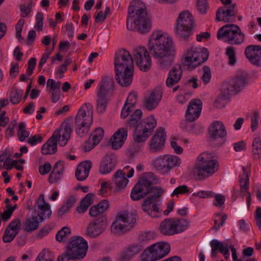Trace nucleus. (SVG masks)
<instances>
[{"label": "nucleus", "instance_id": "1", "mask_svg": "<svg viewBox=\"0 0 261 261\" xmlns=\"http://www.w3.org/2000/svg\"><path fill=\"white\" fill-rule=\"evenodd\" d=\"M148 49L160 67L167 68L173 62L175 49L171 38L161 31H154L148 41Z\"/></svg>", "mask_w": 261, "mask_h": 261}, {"label": "nucleus", "instance_id": "2", "mask_svg": "<svg viewBox=\"0 0 261 261\" xmlns=\"http://www.w3.org/2000/svg\"><path fill=\"white\" fill-rule=\"evenodd\" d=\"M126 27L129 30L136 31L142 34L151 30V21L141 1L131 2L128 10Z\"/></svg>", "mask_w": 261, "mask_h": 261}, {"label": "nucleus", "instance_id": "3", "mask_svg": "<svg viewBox=\"0 0 261 261\" xmlns=\"http://www.w3.org/2000/svg\"><path fill=\"white\" fill-rule=\"evenodd\" d=\"M157 182L154 174L152 172L145 173L139 180L138 183L133 188L130 197L133 200H139L143 198L149 194H156L154 189H159L158 187H152L153 184Z\"/></svg>", "mask_w": 261, "mask_h": 261}, {"label": "nucleus", "instance_id": "4", "mask_svg": "<svg viewBox=\"0 0 261 261\" xmlns=\"http://www.w3.org/2000/svg\"><path fill=\"white\" fill-rule=\"evenodd\" d=\"M88 245L86 241L82 237H78L71 241L64 253L59 256L57 261H69L81 259L86 254Z\"/></svg>", "mask_w": 261, "mask_h": 261}, {"label": "nucleus", "instance_id": "5", "mask_svg": "<svg viewBox=\"0 0 261 261\" xmlns=\"http://www.w3.org/2000/svg\"><path fill=\"white\" fill-rule=\"evenodd\" d=\"M92 122V107L86 103L79 109L75 118V127L77 134L81 137L86 136Z\"/></svg>", "mask_w": 261, "mask_h": 261}, {"label": "nucleus", "instance_id": "6", "mask_svg": "<svg viewBox=\"0 0 261 261\" xmlns=\"http://www.w3.org/2000/svg\"><path fill=\"white\" fill-rule=\"evenodd\" d=\"M196 168L199 171L198 176L200 179H202L217 172L219 169V164L210 153L203 152L197 158Z\"/></svg>", "mask_w": 261, "mask_h": 261}, {"label": "nucleus", "instance_id": "7", "mask_svg": "<svg viewBox=\"0 0 261 261\" xmlns=\"http://www.w3.org/2000/svg\"><path fill=\"white\" fill-rule=\"evenodd\" d=\"M217 38L230 44H241L245 40V34L237 25L226 24L220 28L217 34Z\"/></svg>", "mask_w": 261, "mask_h": 261}, {"label": "nucleus", "instance_id": "8", "mask_svg": "<svg viewBox=\"0 0 261 261\" xmlns=\"http://www.w3.org/2000/svg\"><path fill=\"white\" fill-rule=\"evenodd\" d=\"M190 222L186 219L167 218L160 224L159 229L165 236H173L187 230Z\"/></svg>", "mask_w": 261, "mask_h": 261}, {"label": "nucleus", "instance_id": "9", "mask_svg": "<svg viewBox=\"0 0 261 261\" xmlns=\"http://www.w3.org/2000/svg\"><path fill=\"white\" fill-rule=\"evenodd\" d=\"M194 21L193 16L188 11L181 12L177 19L176 34L184 40L187 39L191 35Z\"/></svg>", "mask_w": 261, "mask_h": 261}, {"label": "nucleus", "instance_id": "10", "mask_svg": "<svg viewBox=\"0 0 261 261\" xmlns=\"http://www.w3.org/2000/svg\"><path fill=\"white\" fill-rule=\"evenodd\" d=\"M180 165V159L177 156L166 154L155 158L153 165L158 170L164 173L169 172L173 168Z\"/></svg>", "mask_w": 261, "mask_h": 261}, {"label": "nucleus", "instance_id": "11", "mask_svg": "<svg viewBox=\"0 0 261 261\" xmlns=\"http://www.w3.org/2000/svg\"><path fill=\"white\" fill-rule=\"evenodd\" d=\"M156 194H152L145 199L142 204V210L151 217H158L160 215V211L158 205L155 203L158 198L163 194L161 189H154Z\"/></svg>", "mask_w": 261, "mask_h": 261}, {"label": "nucleus", "instance_id": "12", "mask_svg": "<svg viewBox=\"0 0 261 261\" xmlns=\"http://www.w3.org/2000/svg\"><path fill=\"white\" fill-rule=\"evenodd\" d=\"M115 71L134 69V62L129 51L125 49L118 50L114 59Z\"/></svg>", "mask_w": 261, "mask_h": 261}, {"label": "nucleus", "instance_id": "13", "mask_svg": "<svg viewBox=\"0 0 261 261\" xmlns=\"http://www.w3.org/2000/svg\"><path fill=\"white\" fill-rule=\"evenodd\" d=\"M107 225L108 220L105 216H101L94 219L88 225L86 228V234L90 238H95L105 231Z\"/></svg>", "mask_w": 261, "mask_h": 261}, {"label": "nucleus", "instance_id": "14", "mask_svg": "<svg viewBox=\"0 0 261 261\" xmlns=\"http://www.w3.org/2000/svg\"><path fill=\"white\" fill-rule=\"evenodd\" d=\"M208 54L206 50L205 51L199 52L191 49L186 54L184 63L190 68H194L204 62L208 58Z\"/></svg>", "mask_w": 261, "mask_h": 261}, {"label": "nucleus", "instance_id": "15", "mask_svg": "<svg viewBox=\"0 0 261 261\" xmlns=\"http://www.w3.org/2000/svg\"><path fill=\"white\" fill-rule=\"evenodd\" d=\"M134 57L136 64L140 69L143 71H148L151 66V58L144 47L140 46L135 49Z\"/></svg>", "mask_w": 261, "mask_h": 261}, {"label": "nucleus", "instance_id": "16", "mask_svg": "<svg viewBox=\"0 0 261 261\" xmlns=\"http://www.w3.org/2000/svg\"><path fill=\"white\" fill-rule=\"evenodd\" d=\"M51 213L49 204L45 202L44 195H41L36 202L33 214L38 217L40 222H42L45 219L49 218Z\"/></svg>", "mask_w": 261, "mask_h": 261}, {"label": "nucleus", "instance_id": "17", "mask_svg": "<svg viewBox=\"0 0 261 261\" xmlns=\"http://www.w3.org/2000/svg\"><path fill=\"white\" fill-rule=\"evenodd\" d=\"M202 103L199 99L192 100L189 103L186 113V119L190 122H193L197 119L201 113Z\"/></svg>", "mask_w": 261, "mask_h": 261}, {"label": "nucleus", "instance_id": "18", "mask_svg": "<svg viewBox=\"0 0 261 261\" xmlns=\"http://www.w3.org/2000/svg\"><path fill=\"white\" fill-rule=\"evenodd\" d=\"M236 4L226 5L218 9L216 12V19L218 21H230V18L236 15L235 11Z\"/></svg>", "mask_w": 261, "mask_h": 261}, {"label": "nucleus", "instance_id": "19", "mask_svg": "<svg viewBox=\"0 0 261 261\" xmlns=\"http://www.w3.org/2000/svg\"><path fill=\"white\" fill-rule=\"evenodd\" d=\"M166 140V134L164 129L160 127L156 134L151 138L149 143V149L151 152H157L161 150Z\"/></svg>", "mask_w": 261, "mask_h": 261}, {"label": "nucleus", "instance_id": "20", "mask_svg": "<svg viewBox=\"0 0 261 261\" xmlns=\"http://www.w3.org/2000/svg\"><path fill=\"white\" fill-rule=\"evenodd\" d=\"M60 136V131L56 130L51 137L42 146V153L45 155L54 154L57 152V142L58 136Z\"/></svg>", "mask_w": 261, "mask_h": 261}, {"label": "nucleus", "instance_id": "21", "mask_svg": "<svg viewBox=\"0 0 261 261\" xmlns=\"http://www.w3.org/2000/svg\"><path fill=\"white\" fill-rule=\"evenodd\" d=\"M116 80L122 87H127L130 85L133 80L134 69L115 71Z\"/></svg>", "mask_w": 261, "mask_h": 261}, {"label": "nucleus", "instance_id": "22", "mask_svg": "<svg viewBox=\"0 0 261 261\" xmlns=\"http://www.w3.org/2000/svg\"><path fill=\"white\" fill-rule=\"evenodd\" d=\"M209 134L212 138L217 139L225 137L227 135V132L223 123L221 121H217L211 125Z\"/></svg>", "mask_w": 261, "mask_h": 261}, {"label": "nucleus", "instance_id": "23", "mask_svg": "<svg viewBox=\"0 0 261 261\" xmlns=\"http://www.w3.org/2000/svg\"><path fill=\"white\" fill-rule=\"evenodd\" d=\"M116 164V156L114 154H108L103 158L99 168V171L102 174L110 173Z\"/></svg>", "mask_w": 261, "mask_h": 261}, {"label": "nucleus", "instance_id": "24", "mask_svg": "<svg viewBox=\"0 0 261 261\" xmlns=\"http://www.w3.org/2000/svg\"><path fill=\"white\" fill-rule=\"evenodd\" d=\"M149 248L151 249L158 260L166 256L170 250V245L166 242L154 244L149 246Z\"/></svg>", "mask_w": 261, "mask_h": 261}, {"label": "nucleus", "instance_id": "25", "mask_svg": "<svg viewBox=\"0 0 261 261\" xmlns=\"http://www.w3.org/2000/svg\"><path fill=\"white\" fill-rule=\"evenodd\" d=\"M182 74V71L179 65H176L169 71L166 84L168 87H172L180 81Z\"/></svg>", "mask_w": 261, "mask_h": 261}, {"label": "nucleus", "instance_id": "26", "mask_svg": "<svg viewBox=\"0 0 261 261\" xmlns=\"http://www.w3.org/2000/svg\"><path fill=\"white\" fill-rule=\"evenodd\" d=\"M127 136V130L122 128L119 129L111 138V146L113 149H118L123 144Z\"/></svg>", "mask_w": 261, "mask_h": 261}, {"label": "nucleus", "instance_id": "27", "mask_svg": "<svg viewBox=\"0 0 261 261\" xmlns=\"http://www.w3.org/2000/svg\"><path fill=\"white\" fill-rule=\"evenodd\" d=\"M92 165V164L91 161H85L81 162L77 166L75 171V176L78 180L83 181L87 178Z\"/></svg>", "mask_w": 261, "mask_h": 261}, {"label": "nucleus", "instance_id": "28", "mask_svg": "<svg viewBox=\"0 0 261 261\" xmlns=\"http://www.w3.org/2000/svg\"><path fill=\"white\" fill-rule=\"evenodd\" d=\"M114 89L115 83L113 79L108 76H104L99 84L97 92L108 95Z\"/></svg>", "mask_w": 261, "mask_h": 261}, {"label": "nucleus", "instance_id": "29", "mask_svg": "<svg viewBox=\"0 0 261 261\" xmlns=\"http://www.w3.org/2000/svg\"><path fill=\"white\" fill-rule=\"evenodd\" d=\"M261 45H251L247 46L245 50V54L249 61L254 65H257L259 61V52Z\"/></svg>", "mask_w": 261, "mask_h": 261}, {"label": "nucleus", "instance_id": "30", "mask_svg": "<svg viewBox=\"0 0 261 261\" xmlns=\"http://www.w3.org/2000/svg\"><path fill=\"white\" fill-rule=\"evenodd\" d=\"M113 181L116 186V190L119 191L124 189L128 184V180L125 174L121 170H118L114 175Z\"/></svg>", "mask_w": 261, "mask_h": 261}, {"label": "nucleus", "instance_id": "31", "mask_svg": "<svg viewBox=\"0 0 261 261\" xmlns=\"http://www.w3.org/2000/svg\"><path fill=\"white\" fill-rule=\"evenodd\" d=\"M161 98L159 91H152L144 103V107L148 110L154 109L158 105Z\"/></svg>", "mask_w": 261, "mask_h": 261}, {"label": "nucleus", "instance_id": "32", "mask_svg": "<svg viewBox=\"0 0 261 261\" xmlns=\"http://www.w3.org/2000/svg\"><path fill=\"white\" fill-rule=\"evenodd\" d=\"M156 125V122L153 116H151L146 120L143 121L139 127L150 136Z\"/></svg>", "mask_w": 261, "mask_h": 261}, {"label": "nucleus", "instance_id": "33", "mask_svg": "<svg viewBox=\"0 0 261 261\" xmlns=\"http://www.w3.org/2000/svg\"><path fill=\"white\" fill-rule=\"evenodd\" d=\"M96 111L98 113H103L107 109L109 101L108 95L97 92Z\"/></svg>", "mask_w": 261, "mask_h": 261}, {"label": "nucleus", "instance_id": "34", "mask_svg": "<svg viewBox=\"0 0 261 261\" xmlns=\"http://www.w3.org/2000/svg\"><path fill=\"white\" fill-rule=\"evenodd\" d=\"M117 219L113 223L111 229V231L116 234H121L129 230L127 226L121 220L119 215H117Z\"/></svg>", "mask_w": 261, "mask_h": 261}, {"label": "nucleus", "instance_id": "35", "mask_svg": "<svg viewBox=\"0 0 261 261\" xmlns=\"http://www.w3.org/2000/svg\"><path fill=\"white\" fill-rule=\"evenodd\" d=\"M119 216L123 221V223L126 224L127 227L129 230L136 222V216L132 213L127 212H123L120 213Z\"/></svg>", "mask_w": 261, "mask_h": 261}, {"label": "nucleus", "instance_id": "36", "mask_svg": "<svg viewBox=\"0 0 261 261\" xmlns=\"http://www.w3.org/2000/svg\"><path fill=\"white\" fill-rule=\"evenodd\" d=\"M237 93L230 82L224 83L221 89L220 96L223 100L228 99L230 95Z\"/></svg>", "mask_w": 261, "mask_h": 261}, {"label": "nucleus", "instance_id": "37", "mask_svg": "<svg viewBox=\"0 0 261 261\" xmlns=\"http://www.w3.org/2000/svg\"><path fill=\"white\" fill-rule=\"evenodd\" d=\"M39 222L38 220V217L33 214L31 218L26 220L24 224V229L27 232H32L36 230L39 225Z\"/></svg>", "mask_w": 261, "mask_h": 261}, {"label": "nucleus", "instance_id": "38", "mask_svg": "<svg viewBox=\"0 0 261 261\" xmlns=\"http://www.w3.org/2000/svg\"><path fill=\"white\" fill-rule=\"evenodd\" d=\"M142 115V112L141 110L137 109L131 115L127 126L130 128H139V124Z\"/></svg>", "mask_w": 261, "mask_h": 261}, {"label": "nucleus", "instance_id": "39", "mask_svg": "<svg viewBox=\"0 0 261 261\" xmlns=\"http://www.w3.org/2000/svg\"><path fill=\"white\" fill-rule=\"evenodd\" d=\"M93 196V194L88 193L83 199L81 202L80 205L77 208V211L79 213H82L85 212L88 207L92 203Z\"/></svg>", "mask_w": 261, "mask_h": 261}, {"label": "nucleus", "instance_id": "40", "mask_svg": "<svg viewBox=\"0 0 261 261\" xmlns=\"http://www.w3.org/2000/svg\"><path fill=\"white\" fill-rule=\"evenodd\" d=\"M242 169L245 178L240 177V192L243 193L244 191L248 192L249 185V173L245 167H243Z\"/></svg>", "mask_w": 261, "mask_h": 261}, {"label": "nucleus", "instance_id": "41", "mask_svg": "<svg viewBox=\"0 0 261 261\" xmlns=\"http://www.w3.org/2000/svg\"><path fill=\"white\" fill-rule=\"evenodd\" d=\"M134 140L136 142L141 143L145 141L149 136L140 128H136L133 135Z\"/></svg>", "mask_w": 261, "mask_h": 261}, {"label": "nucleus", "instance_id": "42", "mask_svg": "<svg viewBox=\"0 0 261 261\" xmlns=\"http://www.w3.org/2000/svg\"><path fill=\"white\" fill-rule=\"evenodd\" d=\"M261 151V141L259 138H255L252 143V152L253 158L255 160L259 158Z\"/></svg>", "mask_w": 261, "mask_h": 261}, {"label": "nucleus", "instance_id": "43", "mask_svg": "<svg viewBox=\"0 0 261 261\" xmlns=\"http://www.w3.org/2000/svg\"><path fill=\"white\" fill-rule=\"evenodd\" d=\"M71 234V230L67 227H64L56 234V240L59 242H64Z\"/></svg>", "mask_w": 261, "mask_h": 261}, {"label": "nucleus", "instance_id": "44", "mask_svg": "<svg viewBox=\"0 0 261 261\" xmlns=\"http://www.w3.org/2000/svg\"><path fill=\"white\" fill-rule=\"evenodd\" d=\"M17 135L20 141H23L27 138L29 137L30 133L26 130L25 124L24 122H21L19 124Z\"/></svg>", "mask_w": 261, "mask_h": 261}, {"label": "nucleus", "instance_id": "45", "mask_svg": "<svg viewBox=\"0 0 261 261\" xmlns=\"http://www.w3.org/2000/svg\"><path fill=\"white\" fill-rule=\"evenodd\" d=\"M141 258L142 261H155L158 260L149 247L141 254Z\"/></svg>", "mask_w": 261, "mask_h": 261}, {"label": "nucleus", "instance_id": "46", "mask_svg": "<svg viewBox=\"0 0 261 261\" xmlns=\"http://www.w3.org/2000/svg\"><path fill=\"white\" fill-rule=\"evenodd\" d=\"M237 93L240 90L241 87L245 85V79L242 76L236 77L229 81Z\"/></svg>", "mask_w": 261, "mask_h": 261}, {"label": "nucleus", "instance_id": "47", "mask_svg": "<svg viewBox=\"0 0 261 261\" xmlns=\"http://www.w3.org/2000/svg\"><path fill=\"white\" fill-rule=\"evenodd\" d=\"M226 54L228 58V63L230 65H233L237 61L236 51L233 46H229L226 48Z\"/></svg>", "mask_w": 261, "mask_h": 261}, {"label": "nucleus", "instance_id": "48", "mask_svg": "<svg viewBox=\"0 0 261 261\" xmlns=\"http://www.w3.org/2000/svg\"><path fill=\"white\" fill-rule=\"evenodd\" d=\"M17 234V232H14L6 228L3 237V240L5 243H10L13 240Z\"/></svg>", "mask_w": 261, "mask_h": 261}, {"label": "nucleus", "instance_id": "49", "mask_svg": "<svg viewBox=\"0 0 261 261\" xmlns=\"http://www.w3.org/2000/svg\"><path fill=\"white\" fill-rule=\"evenodd\" d=\"M104 131L101 128H97L92 134V142L98 144L103 137Z\"/></svg>", "mask_w": 261, "mask_h": 261}, {"label": "nucleus", "instance_id": "50", "mask_svg": "<svg viewBox=\"0 0 261 261\" xmlns=\"http://www.w3.org/2000/svg\"><path fill=\"white\" fill-rule=\"evenodd\" d=\"M155 237V234L152 231L143 232L139 234V240L140 242H147L153 240Z\"/></svg>", "mask_w": 261, "mask_h": 261}, {"label": "nucleus", "instance_id": "51", "mask_svg": "<svg viewBox=\"0 0 261 261\" xmlns=\"http://www.w3.org/2000/svg\"><path fill=\"white\" fill-rule=\"evenodd\" d=\"M22 96V91L21 90H16L15 91L12 92L10 97L11 102L13 105L19 103L21 100Z\"/></svg>", "mask_w": 261, "mask_h": 261}, {"label": "nucleus", "instance_id": "52", "mask_svg": "<svg viewBox=\"0 0 261 261\" xmlns=\"http://www.w3.org/2000/svg\"><path fill=\"white\" fill-rule=\"evenodd\" d=\"M143 247L142 245L139 244L132 245L127 248V253L128 255L134 256L139 253Z\"/></svg>", "mask_w": 261, "mask_h": 261}, {"label": "nucleus", "instance_id": "53", "mask_svg": "<svg viewBox=\"0 0 261 261\" xmlns=\"http://www.w3.org/2000/svg\"><path fill=\"white\" fill-rule=\"evenodd\" d=\"M21 226V223L20 220L19 219H15L10 222L7 228L11 229L12 231L18 233Z\"/></svg>", "mask_w": 261, "mask_h": 261}, {"label": "nucleus", "instance_id": "54", "mask_svg": "<svg viewBox=\"0 0 261 261\" xmlns=\"http://www.w3.org/2000/svg\"><path fill=\"white\" fill-rule=\"evenodd\" d=\"M210 245L212 249L215 250H219L220 252H224L223 249L225 247L222 242H220L217 240H213L210 242Z\"/></svg>", "mask_w": 261, "mask_h": 261}, {"label": "nucleus", "instance_id": "55", "mask_svg": "<svg viewBox=\"0 0 261 261\" xmlns=\"http://www.w3.org/2000/svg\"><path fill=\"white\" fill-rule=\"evenodd\" d=\"M197 7L198 10L202 14L206 13L208 4L206 0H197Z\"/></svg>", "mask_w": 261, "mask_h": 261}, {"label": "nucleus", "instance_id": "56", "mask_svg": "<svg viewBox=\"0 0 261 261\" xmlns=\"http://www.w3.org/2000/svg\"><path fill=\"white\" fill-rule=\"evenodd\" d=\"M59 130L60 131V136H58L59 143L60 145L64 146L66 144L68 140L70 138L71 134Z\"/></svg>", "mask_w": 261, "mask_h": 261}, {"label": "nucleus", "instance_id": "57", "mask_svg": "<svg viewBox=\"0 0 261 261\" xmlns=\"http://www.w3.org/2000/svg\"><path fill=\"white\" fill-rule=\"evenodd\" d=\"M216 217L219 218L221 222L220 223L218 224V226H217V225L218 222V220L215 219L214 220L215 225L212 227V229H214L215 231H217L219 229L220 227L221 226H222L224 224L225 221L227 217L225 215L221 216L220 214H217L216 215Z\"/></svg>", "mask_w": 261, "mask_h": 261}, {"label": "nucleus", "instance_id": "58", "mask_svg": "<svg viewBox=\"0 0 261 261\" xmlns=\"http://www.w3.org/2000/svg\"><path fill=\"white\" fill-rule=\"evenodd\" d=\"M190 189L186 185H182L177 187L171 194L172 196L178 195L179 194H184L189 193Z\"/></svg>", "mask_w": 261, "mask_h": 261}, {"label": "nucleus", "instance_id": "59", "mask_svg": "<svg viewBox=\"0 0 261 261\" xmlns=\"http://www.w3.org/2000/svg\"><path fill=\"white\" fill-rule=\"evenodd\" d=\"M203 74L202 76V80L205 84L208 83L211 78V72L209 67L205 66L203 68Z\"/></svg>", "mask_w": 261, "mask_h": 261}, {"label": "nucleus", "instance_id": "60", "mask_svg": "<svg viewBox=\"0 0 261 261\" xmlns=\"http://www.w3.org/2000/svg\"><path fill=\"white\" fill-rule=\"evenodd\" d=\"M61 173H59V171L57 170H53L51 172L48 181L50 184L56 183L61 178Z\"/></svg>", "mask_w": 261, "mask_h": 261}, {"label": "nucleus", "instance_id": "61", "mask_svg": "<svg viewBox=\"0 0 261 261\" xmlns=\"http://www.w3.org/2000/svg\"><path fill=\"white\" fill-rule=\"evenodd\" d=\"M194 196H198L201 198H206L209 197H214V193L212 191H200L197 193H194L193 194Z\"/></svg>", "mask_w": 261, "mask_h": 261}, {"label": "nucleus", "instance_id": "62", "mask_svg": "<svg viewBox=\"0 0 261 261\" xmlns=\"http://www.w3.org/2000/svg\"><path fill=\"white\" fill-rule=\"evenodd\" d=\"M135 106L126 105V103H125V105L122 109L121 114V117L123 118L127 117L129 115V113L133 110Z\"/></svg>", "mask_w": 261, "mask_h": 261}, {"label": "nucleus", "instance_id": "63", "mask_svg": "<svg viewBox=\"0 0 261 261\" xmlns=\"http://www.w3.org/2000/svg\"><path fill=\"white\" fill-rule=\"evenodd\" d=\"M43 138L39 135H36L30 137L28 140V142L32 146L36 145L37 143H41Z\"/></svg>", "mask_w": 261, "mask_h": 261}, {"label": "nucleus", "instance_id": "64", "mask_svg": "<svg viewBox=\"0 0 261 261\" xmlns=\"http://www.w3.org/2000/svg\"><path fill=\"white\" fill-rule=\"evenodd\" d=\"M137 95L134 92H132L128 95L125 103L126 105L135 106L137 101Z\"/></svg>", "mask_w": 261, "mask_h": 261}]
</instances>
